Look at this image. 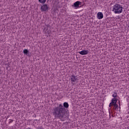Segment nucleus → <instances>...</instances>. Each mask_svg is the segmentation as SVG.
<instances>
[{"mask_svg": "<svg viewBox=\"0 0 129 129\" xmlns=\"http://www.w3.org/2000/svg\"><path fill=\"white\" fill-rule=\"evenodd\" d=\"M36 129H44V128L42 126H39V127H37Z\"/></svg>", "mask_w": 129, "mask_h": 129, "instance_id": "nucleus-15", "label": "nucleus"}, {"mask_svg": "<svg viewBox=\"0 0 129 129\" xmlns=\"http://www.w3.org/2000/svg\"><path fill=\"white\" fill-rule=\"evenodd\" d=\"M65 102L63 103V106L61 104L53 109V114L55 118L59 117L62 118L65 115Z\"/></svg>", "mask_w": 129, "mask_h": 129, "instance_id": "nucleus-1", "label": "nucleus"}, {"mask_svg": "<svg viewBox=\"0 0 129 129\" xmlns=\"http://www.w3.org/2000/svg\"><path fill=\"white\" fill-rule=\"evenodd\" d=\"M23 53L24 54H28V49H24Z\"/></svg>", "mask_w": 129, "mask_h": 129, "instance_id": "nucleus-13", "label": "nucleus"}, {"mask_svg": "<svg viewBox=\"0 0 129 129\" xmlns=\"http://www.w3.org/2000/svg\"><path fill=\"white\" fill-rule=\"evenodd\" d=\"M80 55H87L89 53V50H84L83 51L79 52Z\"/></svg>", "mask_w": 129, "mask_h": 129, "instance_id": "nucleus-8", "label": "nucleus"}, {"mask_svg": "<svg viewBox=\"0 0 129 129\" xmlns=\"http://www.w3.org/2000/svg\"><path fill=\"white\" fill-rule=\"evenodd\" d=\"M112 97H113L114 98H116V97H117V92L115 91L113 92L112 94Z\"/></svg>", "mask_w": 129, "mask_h": 129, "instance_id": "nucleus-10", "label": "nucleus"}, {"mask_svg": "<svg viewBox=\"0 0 129 129\" xmlns=\"http://www.w3.org/2000/svg\"><path fill=\"white\" fill-rule=\"evenodd\" d=\"M13 121V120H12V121H11V122Z\"/></svg>", "mask_w": 129, "mask_h": 129, "instance_id": "nucleus-18", "label": "nucleus"}, {"mask_svg": "<svg viewBox=\"0 0 129 129\" xmlns=\"http://www.w3.org/2000/svg\"><path fill=\"white\" fill-rule=\"evenodd\" d=\"M69 107V104L67 102H65V108H68Z\"/></svg>", "mask_w": 129, "mask_h": 129, "instance_id": "nucleus-12", "label": "nucleus"}, {"mask_svg": "<svg viewBox=\"0 0 129 129\" xmlns=\"http://www.w3.org/2000/svg\"><path fill=\"white\" fill-rule=\"evenodd\" d=\"M116 102H117V99H116V98H112L111 100V102L110 103L109 105V107L112 106V105L113 104H116Z\"/></svg>", "mask_w": 129, "mask_h": 129, "instance_id": "nucleus-5", "label": "nucleus"}, {"mask_svg": "<svg viewBox=\"0 0 129 129\" xmlns=\"http://www.w3.org/2000/svg\"><path fill=\"white\" fill-rule=\"evenodd\" d=\"M80 5H81V2H79V1H77L74 4L73 7H74V8H75L76 9H78V8H79V6H80Z\"/></svg>", "mask_w": 129, "mask_h": 129, "instance_id": "nucleus-6", "label": "nucleus"}, {"mask_svg": "<svg viewBox=\"0 0 129 129\" xmlns=\"http://www.w3.org/2000/svg\"><path fill=\"white\" fill-rule=\"evenodd\" d=\"M47 2H51V0H47Z\"/></svg>", "mask_w": 129, "mask_h": 129, "instance_id": "nucleus-17", "label": "nucleus"}, {"mask_svg": "<svg viewBox=\"0 0 129 129\" xmlns=\"http://www.w3.org/2000/svg\"><path fill=\"white\" fill-rule=\"evenodd\" d=\"M46 0H38V1L40 3V4H45L46 3Z\"/></svg>", "mask_w": 129, "mask_h": 129, "instance_id": "nucleus-11", "label": "nucleus"}, {"mask_svg": "<svg viewBox=\"0 0 129 129\" xmlns=\"http://www.w3.org/2000/svg\"><path fill=\"white\" fill-rule=\"evenodd\" d=\"M66 117H68L69 116V112L66 111Z\"/></svg>", "mask_w": 129, "mask_h": 129, "instance_id": "nucleus-14", "label": "nucleus"}, {"mask_svg": "<svg viewBox=\"0 0 129 129\" xmlns=\"http://www.w3.org/2000/svg\"><path fill=\"white\" fill-rule=\"evenodd\" d=\"M35 120H37V119H35Z\"/></svg>", "mask_w": 129, "mask_h": 129, "instance_id": "nucleus-19", "label": "nucleus"}, {"mask_svg": "<svg viewBox=\"0 0 129 129\" xmlns=\"http://www.w3.org/2000/svg\"><path fill=\"white\" fill-rule=\"evenodd\" d=\"M122 6L116 4L113 6H112V12L114 13V14H121L122 13Z\"/></svg>", "mask_w": 129, "mask_h": 129, "instance_id": "nucleus-2", "label": "nucleus"}, {"mask_svg": "<svg viewBox=\"0 0 129 129\" xmlns=\"http://www.w3.org/2000/svg\"><path fill=\"white\" fill-rule=\"evenodd\" d=\"M119 105H120V102L119 101Z\"/></svg>", "mask_w": 129, "mask_h": 129, "instance_id": "nucleus-16", "label": "nucleus"}, {"mask_svg": "<svg viewBox=\"0 0 129 129\" xmlns=\"http://www.w3.org/2000/svg\"><path fill=\"white\" fill-rule=\"evenodd\" d=\"M70 80H71V82L72 83V84H75V82L77 83L78 82V78H77V76H72L70 77Z\"/></svg>", "mask_w": 129, "mask_h": 129, "instance_id": "nucleus-3", "label": "nucleus"}, {"mask_svg": "<svg viewBox=\"0 0 129 129\" xmlns=\"http://www.w3.org/2000/svg\"><path fill=\"white\" fill-rule=\"evenodd\" d=\"M112 105L114 106L113 108L115 110H116V111H118V105H117V104H114Z\"/></svg>", "mask_w": 129, "mask_h": 129, "instance_id": "nucleus-9", "label": "nucleus"}, {"mask_svg": "<svg viewBox=\"0 0 129 129\" xmlns=\"http://www.w3.org/2000/svg\"><path fill=\"white\" fill-rule=\"evenodd\" d=\"M97 19H98V20L103 19V14H102V12H98L97 13Z\"/></svg>", "mask_w": 129, "mask_h": 129, "instance_id": "nucleus-7", "label": "nucleus"}, {"mask_svg": "<svg viewBox=\"0 0 129 129\" xmlns=\"http://www.w3.org/2000/svg\"><path fill=\"white\" fill-rule=\"evenodd\" d=\"M48 9H49L48 5L44 4L41 7V12H46V11H48Z\"/></svg>", "mask_w": 129, "mask_h": 129, "instance_id": "nucleus-4", "label": "nucleus"}]
</instances>
